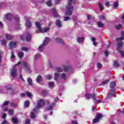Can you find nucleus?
<instances>
[{
    "instance_id": "0e129e2a",
    "label": "nucleus",
    "mask_w": 124,
    "mask_h": 124,
    "mask_svg": "<svg viewBox=\"0 0 124 124\" xmlns=\"http://www.w3.org/2000/svg\"><path fill=\"white\" fill-rule=\"evenodd\" d=\"M4 88H0V93H4Z\"/></svg>"
},
{
    "instance_id": "72a5a7b5",
    "label": "nucleus",
    "mask_w": 124,
    "mask_h": 124,
    "mask_svg": "<svg viewBox=\"0 0 124 124\" xmlns=\"http://www.w3.org/2000/svg\"><path fill=\"white\" fill-rule=\"evenodd\" d=\"M48 66L50 67V68H54V66H53V64L52 63V62L49 61L48 63Z\"/></svg>"
},
{
    "instance_id": "ddd939ff",
    "label": "nucleus",
    "mask_w": 124,
    "mask_h": 124,
    "mask_svg": "<svg viewBox=\"0 0 124 124\" xmlns=\"http://www.w3.org/2000/svg\"><path fill=\"white\" fill-rule=\"evenodd\" d=\"M55 105V103H53L51 105H48L46 108V111H51V110L53 109V107H54Z\"/></svg>"
},
{
    "instance_id": "864d4df0",
    "label": "nucleus",
    "mask_w": 124,
    "mask_h": 124,
    "mask_svg": "<svg viewBox=\"0 0 124 124\" xmlns=\"http://www.w3.org/2000/svg\"><path fill=\"white\" fill-rule=\"evenodd\" d=\"M1 124H9V122L5 120L3 122H2Z\"/></svg>"
},
{
    "instance_id": "20e7f679",
    "label": "nucleus",
    "mask_w": 124,
    "mask_h": 124,
    "mask_svg": "<svg viewBox=\"0 0 124 124\" xmlns=\"http://www.w3.org/2000/svg\"><path fill=\"white\" fill-rule=\"evenodd\" d=\"M50 42V39L48 37H46L45 39L44 40L43 44L39 46V48H38V51L39 52H42L45 49V46L48 43Z\"/></svg>"
},
{
    "instance_id": "58836bf2",
    "label": "nucleus",
    "mask_w": 124,
    "mask_h": 124,
    "mask_svg": "<svg viewBox=\"0 0 124 124\" xmlns=\"http://www.w3.org/2000/svg\"><path fill=\"white\" fill-rule=\"evenodd\" d=\"M109 82V80H106L102 82V85H106L107 84H108V82Z\"/></svg>"
},
{
    "instance_id": "39448f33",
    "label": "nucleus",
    "mask_w": 124,
    "mask_h": 124,
    "mask_svg": "<svg viewBox=\"0 0 124 124\" xmlns=\"http://www.w3.org/2000/svg\"><path fill=\"white\" fill-rule=\"evenodd\" d=\"M35 25L40 32H47V31H50V28H49V27L46 28H41V25L39 22H36Z\"/></svg>"
},
{
    "instance_id": "de8ad7c7",
    "label": "nucleus",
    "mask_w": 124,
    "mask_h": 124,
    "mask_svg": "<svg viewBox=\"0 0 124 124\" xmlns=\"http://www.w3.org/2000/svg\"><path fill=\"white\" fill-rule=\"evenodd\" d=\"M46 79H48V80H51L52 79V75H48L46 76Z\"/></svg>"
},
{
    "instance_id": "79ce46f5",
    "label": "nucleus",
    "mask_w": 124,
    "mask_h": 124,
    "mask_svg": "<svg viewBox=\"0 0 124 124\" xmlns=\"http://www.w3.org/2000/svg\"><path fill=\"white\" fill-rule=\"evenodd\" d=\"M47 93H48V91H46V90L42 91V94H43V95H47Z\"/></svg>"
},
{
    "instance_id": "423d86ee",
    "label": "nucleus",
    "mask_w": 124,
    "mask_h": 124,
    "mask_svg": "<svg viewBox=\"0 0 124 124\" xmlns=\"http://www.w3.org/2000/svg\"><path fill=\"white\" fill-rule=\"evenodd\" d=\"M21 63V62H19L16 64L15 65V66L13 67V68L11 70V75L13 77H17V67H16V65H19Z\"/></svg>"
},
{
    "instance_id": "6e6d98bb",
    "label": "nucleus",
    "mask_w": 124,
    "mask_h": 124,
    "mask_svg": "<svg viewBox=\"0 0 124 124\" xmlns=\"http://www.w3.org/2000/svg\"><path fill=\"white\" fill-rule=\"evenodd\" d=\"M104 19H105V16H104V15H102L100 16L99 20H104Z\"/></svg>"
},
{
    "instance_id": "4468645a",
    "label": "nucleus",
    "mask_w": 124,
    "mask_h": 124,
    "mask_svg": "<svg viewBox=\"0 0 124 124\" xmlns=\"http://www.w3.org/2000/svg\"><path fill=\"white\" fill-rule=\"evenodd\" d=\"M26 27L27 28H31V22L30 21V18L29 17L26 18Z\"/></svg>"
},
{
    "instance_id": "2eb2a0df",
    "label": "nucleus",
    "mask_w": 124,
    "mask_h": 124,
    "mask_svg": "<svg viewBox=\"0 0 124 124\" xmlns=\"http://www.w3.org/2000/svg\"><path fill=\"white\" fill-rule=\"evenodd\" d=\"M53 16L54 17H56L59 16V15L58 14V12H57V11L56 10L55 8H53L52 9Z\"/></svg>"
},
{
    "instance_id": "7c9ffc66",
    "label": "nucleus",
    "mask_w": 124,
    "mask_h": 124,
    "mask_svg": "<svg viewBox=\"0 0 124 124\" xmlns=\"http://www.w3.org/2000/svg\"><path fill=\"white\" fill-rule=\"evenodd\" d=\"M113 65H114V67H119L120 66V65L118 63V62H116V61H114L113 62Z\"/></svg>"
},
{
    "instance_id": "393cba45",
    "label": "nucleus",
    "mask_w": 124,
    "mask_h": 124,
    "mask_svg": "<svg viewBox=\"0 0 124 124\" xmlns=\"http://www.w3.org/2000/svg\"><path fill=\"white\" fill-rule=\"evenodd\" d=\"M54 86V82H49L48 83V87L50 89H53Z\"/></svg>"
},
{
    "instance_id": "9d476101",
    "label": "nucleus",
    "mask_w": 124,
    "mask_h": 124,
    "mask_svg": "<svg viewBox=\"0 0 124 124\" xmlns=\"http://www.w3.org/2000/svg\"><path fill=\"white\" fill-rule=\"evenodd\" d=\"M87 99H90V98H93V100H95L96 99V95L95 94H90L87 93L86 95Z\"/></svg>"
},
{
    "instance_id": "5701e85b",
    "label": "nucleus",
    "mask_w": 124,
    "mask_h": 124,
    "mask_svg": "<svg viewBox=\"0 0 124 124\" xmlns=\"http://www.w3.org/2000/svg\"><path fill=\"white\" fill-rule=\"evenodd\" d=\"M42 77H41V76L40 75L38 76L36 79V82H37V83H39V82L42 81Z\"/></svg>"
},
{
    "instance_id": "c756f323",
    "label": "nucleus",
    "mask_w": 124,
    "mask_h": 124,
    "mask_svg": "<svg viewBox=\"0 0 124 124\" xmlns=\"http://www.w3.org/2000/svg\"><path fill=\"white\" fill-rule=\"evenodd\" d=\"M31 34H28L26 36V41H29L31 40Z\"/></svg>"
},
{
    "instance_id": "f8f14e48",
    "label": "nucleus",
    "mask_w": 124,
    "mask_h": 124,
    "mask_svg": "<svg viewBox=\"0 0 124 124\" xmlns=\"http://www.w3.org/2000/svg\"><path fill=\"white\" fill-rule=\"evenodd\" d=\"M17 45V42L11 41L9 43V47L10 49H13L15 47H16Z\"/></svg>"
},
{
    "instance_id": "412c9836",
    "label": "nucleus",
    "mask_w": 124,
    "mask_h": 124,
    "mask_svg": "<svg viewBox=\"0 0 124 124\" xmlns=\"http://www.w3.org/2000/svg\"><path fill=\"white\" fill-rule=\"evenodd\" d=\"M55 42H57V43H63L62 40L60 38H56L55 39Z\"/></svg>"
},
{
    "instance_id": "338daca9",
    "label": "nucleus",
    "mask_w": 124,
    "mask_h": 124,
    "mask_svg": "<svg viewBox=\"0 0 124 124\" xmlns=\"http://www.w3.org/2000/svg\"><path fill=\"white\" fill-rule=\"evenodd\" d=\"M96 101L97 103H101L102 102V100H96Z\"/></svg>"
},
{
    "instance_id": "13d9d810",
    "label": "nucleus",
    "mask_w": 124,
    "mask_h": 124,
    "mask_svg": "<svg viewBox=\"0 0 124 124\" xmlns=\"http://www.w3.org/2000/svg\"><path fill=\"white\" fill-rule=\"evenodd\" d=\"M21 49H22V51H27L29 50L28 47H22Z\"/></svg>"
},
{
    "instance_id": "473e14b6",
    "label": "nucleus",
    "mask_w": 124,
    "mask_h": 124,
    "mask_svg": "<svg viewBox=\"0 0 124 124\" xmlns=\"http://www.w3.org/2000/svg\"><path fill=\"white\" fill-rule=\"evenodd\" d=\"M29 105H30L29 101L28 100L26 101L24 103V107H29Z\"/></svg>"
},
{
    "instance_id": "a18cd8bd",
    "label": "nucleus",
    "mask_w": 124,
    "mask_h": 124,
    "mask_svg": "<svg viewBox=\"0 0 124 124\" xmlns=\"http://www.w3.org/2000/svg\"><path fill=\"white\" fill-rule=\"evenodd\" d=\"M10 105L12 107H17V104L13 102L11 103Z\"/></svg>"
},
{
    "instance_id": "5fc2aeb1",
    "label": "nucleus",
    "mask_w": 124,
    "mask_h": 124,
    "mask_svg": "<svg viewBox=\"0 0 124 124\" xmlns=\"http://www.w3.org/2000/svg\"><path fill=\"white\" fill-rule=\"evenodd\" d=\"M25 124H31V120L30 119H26Z\"/></svg>"
},
{
    "instance_id": "2f4dec72",
    "label": "nucleus",
    "mask_w": 124,
    "mask_h": 124,
    "mask_svg": "<svg viewBox=\"0 0 124 124\" xmlns=\"http://www.w3.org/2000/svg\"><path fill=\"white\" fill-rule=\"evenodd\" d=\"M12 122L14 124H17L18 123V120L16 118H13Z\"/></svg>"
},
{
    "instance_id": "7ed1b4c3",
    "label": "nucleus",
    "mask_w": 124,
    "mask_h": 124,
    "mask_svg": "<svg viewBox=\"0 0 124 124\" xmlns=\"http://www.w3.org/2000/svg\"><path fill=\"white\" fill-rule=\"evenodd\" d=\"M73 3V1L72 0H68V6L66 7V9L67 11L65 12V15L67 16H70L72 14V12L73 11V7L71 5Z\"/></svg>"
},
{
    "instance_id": "a878e982",
    "label": "nucleus",
    "mask_w": 124,
    "mask_h": 124,
    "mask_svg": "<svg viewBox=\"0 0 124 124\" xmlns=\"http://www.w3.org/2000/svg\"><path fill=\"white\" fill-rule=\"evenodd\" d=\"M0 43H1V45H2L3 46H5V44H6L5 40H3V39L1 40Z\"/></svg>"
},
{
    "instance_id": "b1692460",
    "label": "nucleus",
    "mask_w": 124,
    "mask_h": 124,
    "mask_svg": "<svg viewBox=\"0 0 124 124\" xmlns=\"http://www.w3.org/2000/svg\"><path fill=\"white\" fill-rule=\"evenodd\" d=\"M77 41L79 43H82L84 41V38L83 37H78L77 39Z\"/></svg>"
},
{
    "instance_id": "bb28decb",
    "label": "nucleus",
    "mask_w": 124,
    "mask_h": 124,
    "mask_svg": "<svg viewBox=\"0 0 124 124\" xmlns=\"http://www.w3.org/2000/svg\"><path fill=\"white\" fill-rule=\"evenodd\" d=\"M91 40L93 42V45H94V46H96V42H95V38H93V37L91 38Z\"/></svg>"
},
{
    "instance_id": "dca6fc26",
    "label": "nucleus",
    "mask_w": 124,
    "mask_h": 124,
    "mask_svg": "<svg viewBox=\"0 0 124 124\" xmlns=\"http://www.w3.org/2000/svg\"><path fill=\"white\" fill-rule=\"evenodd\" d=\"M60 78H61V79H62V80H63L64 81H65V80H66V74H65L63 73H62L60 75Z\"/></svg>"
},
{
    "instance_id": "0eeeda50",
    "label": "nucleus",
    "mask_w": 124,
    "mask_h": 124,
    "mask_svg": "<svg viewBox=\"0 0 124 124\" xmlns=\"http://www.w3.org/2000/svg\"><path fill=\"white\" fill-rule=\"evenodd\" d=\"M56 69L58 72H56L54 73V79L56 81H57V80H58V79L60 78V72H62V68L58 67V68H57Z\"/></svg>"
},
{
    "instance_id": "052dcab7",
    "label": "nucleus",
    "mask_w": 124,
    "mask_h": 124,
    "mask_svg": "<svg viewBox=\"0 0 124 124\" xmlns=\"http://www.w3.org/2000/svg\"><path fill=\"white\" fill-rule=\"evenodd\" d=\"M16 29L17 31H19V30H20V25H19V23H17V26L16 27Z\"/></svg>"
},
{
    "instance_id": "680f3d73",
    "label": "nucleus",
    "mask_w": 124,
    "mask_h": 124,
    "mask_svg": "<svg viewBox=\"0 0 124 124\" xmlns=\"http://www.w3.org/2000/svg\"><path fill=\"white\" fill-rule=\"evenodd\" d=\"M105 55L106 56H109V52H108V51H107V50H106L105 51Z\"/></svg>"
},
{
    "instance_id": "603ef678",
    "label": "nucleus",
    "mask_w": 124,
    "mask_h": 124,
    "mask_svg": "<svg viewBox=\"0 0 124 124\" xmlns=\"http://www.w3.org/2000/svg\"><path fill=\"white\" fill-rule=\"evenodd\" d=\"M99 7L101 11H102V10H103V7L102 6V5L101 4V3L99 4Z\"/></svg>"
},
{
    "instance_id": "a19ab883",
    "label": "nucleus",
    "mask_w": 124,
    "mask_h": 124,
    "mask_svg": "<svg viewBox=\"0 0 124 124\" xmlns=\"http://www.w3.org/2000/svg\"><path fill=\"white\" fill-rule=\"evenodd\" d=\"M8 113L10 115H13V114H14V111H13V109H10L9 111H8Z\"/></svg>"
},
{
    "instance_id": "aec40b11",
    "label": "nucleus",
    "mask_w": 124,
    "mask_h": 124,
    "mask_svg": "<svg viewBox=\"0 0 124 124\" xmlns=\"http://www.w3.org/2000/svg\"><path fill=\"white\" fill-rule=\"evenodd\" d=\"M116 87V83L114 81H112L110 84V87L111 89H114Z\"/></svg>"
},
{
    "instance_id": "49530a36",
    "label": "nucleus",
    "mask_w": 124,
    "mask_h": 124,
    "mask_svg": "<svg viewBox=\"0 0 124 124\" xmlns=\"http://www.w3.org/2000/svg\"><path fill=\"white\" fill-rule=\"evenodd\" d=\"M5 89H7V90H11V85H7L5 87Z\"/></svg>"
},
{
    "instance_id": "a211bd4d",
    "label": "nucleus",
    "mask_w": 124,
    "mask_h": 124,
    "mask_svg": "<svg viewBox=\"0 0 124 124\" xmlns=\"http://www.w3.org/2000/svg\"><path fill=\"white\" fill-rule=\"evenodd\" d=\"M6 17L8 20H11V19H12V17H13V15L11 14H8L6 15Z\"/></svg>"
},
{
    "instance_id": "4d7b16f0",
    "label": "nucleus",
    "mask_w": 124,
    "mask_h": 124,
    "mask_svg": "<svg viewBox=\"0 0 124 124\" xmlns=\"http://www.w3.org/2000/svg\"><path fill=\"white\" fill-rule=\"evenodd\" d=\"M93 17L91 15H88L87 16V20H92Z\"/></svg>"
},
{
    "instance_id": "f704fd0d",
    "label": "nucleus",
    "mask_w": 124,
    "mask_h": 124,
    "mask_svg": "<svg viewBox=\"0 0 124 124\" xmlns=\"http://www.w3.org/2000/svg\"><path fill=\"white\" fill-rule=\"evenodd\" d=\"M9 104V101H5L2 105V107H4V106H7V105H8Z\"/></svg>"
},
{
    "instance_id": "c03bdc74",
    "label": "nucleus",
    "mask_w": 124,
    "mask_h": 124,
    "mask_svg": "<svg viewBox=\"0 0 124 124\" xmlns=\"http://www.w3.org/2000/svg\"><path fill=\"white\" fill-rule=\"evenodd\" d=\"M18 57L19 58H22V57H24V53L23 52H18Z\"/></svg>"
},
{
    "instance_id": "69168bd1",
    "label": "nucleus",
    "mask_w": 124,
    "mask_h": 124,
    "mask_svg": "<svg viewBox=\"0 0 124 124\" xmlns=\"http://www.w3.org/2000/svg\"><path fill=\"white\" fill-rule=\"evenodd\" d=\"M19 77H20V79L22 80V81H23V82H25L24 78H23V77H22V75H21V74H20Z\"/></svg>"
},
{
    "instance_id": "9b49d317",
    "label": "nucleus",
    "mask_w": 124,
    "mask_h": 124,
    "mask_svg": "<svg viewBox=\"0 0 124 124\" xmlns=\"http://www.w3.org/2000/svg\"><path fill=\"white\" fill-rule=\"evenodd\" d=\"M21 65L24 66V68H25V70H30L31 69V68L30 67V65H29V63L26 62H21Z\"/></svg>"
},
{
    "instance_id": "e2e57ef3",
    "label": "nucleus",
    "mask_w": 124,
    "mask_h": 124,
    "mask_svg": "<svg viewBox=\"0 0 124 124\" xmlns=\"http://www.w3.org/2000/svg\"><path fill=\"white\" fill-rule=\"evenodd\" d=\"M1 55H2V51L0 50V62H1Z\"/></svg>"
},
{
    "instance_id": "cd10ccee",
    "label": "nucleus",
    "mask_w": 124,
    "mask_h": 124,
    "mask_svg": "<svg viewBox=\"0 0 124 124\" xmlns=\"http://www.w3.org/2000/svg\"><path fill=\"white\" fill-rule=\"evenodd\" d=\"M118 5H119V3L118 2V1L114 2L112 7H113V8H116V7H118Z\"/></svg>"
},
{
    "instance_id": "8fccbe9b",
    "label": "nucleus",
    "mask_w": 124,
    "mask_h": 124,
    "mask_svg": "<svg viewBox=\"0 0 124 124\" xmlns=\"http://www.w3.org/2000/svg\"><path fill=\"white\" fill-rule=\"evenodd\" d=\"M15 55H14V52H12V55L11 56V59H12L13 60L15 59Z\"/></svg>"
},
{
    "instance_id": "09e8293b",
    "label": "nucleus",
    "mask_w": 124,
    "mask_h": 124,
    "mask_svg": "<svg viewBox=\"0 0 124 124\" xmlns=\"http://www.w3.org/2000/svg\"><path fill=\"white\" fill-rule=\"evenodd\" d=\"M96 65L98 68H101V67H102V64H101L100 63H97Z\"/></svg>"
},
{
    "instance_id": "37998d69",
    "label": "nucleus",
    "mask_w": 124,
    "mask_h": 124,
    "mask_svg": "<svg viewBox=\"0 0 124 124\" xmlns=\"http://www.w3.org/2000/svg\"><path fill=\"white\" fill-rule=\"evenodd\" d=\"M115 28L117 30H120L122 28V25L121 24H118L115 26Z\"/></svg>"
},
{
    "instance_id": "f3484780",
    "label": "nucleus",
    "mask_w": 124,
    "mask_h": 124,
    "mask_svg": "<svg viewBox=\"0 0 124 124\" xmlns=\"http://www.w3.org/2000/svg\"><path fill=\"white\" fill-rule=\"evenodd\" d=\"M56 26H57L58 28H62V21L60 20H57L56 21Z\"/></svg>"
},
{
    "instance_id": "6e6552de",
    "label": "nucleus",
    "mask_w": 124,
    "mask_h": 124,
    "mask_svg": "<svg viewBox=\"0 0 124 124\" xmlns=\"http://www.w3.org/2000/svg\"><path fill=\"white\" fill-rule=\"evenodd\" d=\"M115 94V90L114 89L109 91L105 100H108V98H112Z\"/></svg>"
},
{
    "instance_id": "c85d7f7f",
    "label": "nucleus",
    "mask_w": 124,
    "mask_h": 124,
    "mask_svg": "<svg viewBox=\"0 0 124 124\" xmlns=\"http://www.w3.org/2000/svg\"><path fill=\"white\" fill-rule=\"evenodd\" d=\"M97 26L98 28H103V23L100 22H97Z\"/></svg>"
},
{
    "instance_id": "4be33fe9",
    "label": "nucleus",
    "mask_w": 124,
    "mask_h": 124,
    "mask_svg": "<svg viewBox=\"0 0 124 124\" xmlns=\"http://www.w3.org/2000/svg\"><path fill=\"white\" fill-rule=\"evenodd\" d=\"M6 38L8 40H11L13 39V36L9 34H7L6 35Z\"/></svg>"
},
{
    "instance_id": "e433bc0d",
    "label": "nucleus",
    "mask_w": 124,
    "mask_h": 124,
    "mask_svg": "<svg viewBox=\"0 0 124 124\" xmlns=\"http://www.w3.org/2000/svg\"><path fill=\"white\" fill-rule=\"evenodd\" d=\"M27 95L28 97H32V94H31V93L29 92H27Z\"/></svg>"
},
{
    "instance_id": "f257e3e1",
    "label": "nucleus",
    "mask_w": 124,
    "mask_h": 124,
    "mask_svg": "<svg viewBox=\"0 0 124 124\" xmlns=\"http://www.w3.org/2000/svg\"><path fill=\"white\" fill-rule=\"evenodd\" d=\"M123 39H124V31L121 32V38L116 39V40L118 41L117 44V49L119 51L122 57H124V52L120 50L122 47H123V42H122V40H123Z\"/></svg>"
},
{
    "instance_id": "f03ea898",
    "label": "nucleus",
    "mask_w": 124,
    "mask_h": 124,
    "mask_svg": "<svg viewBox=\"0 0 124 124\" xmlns=\"http://www.w3.org/2000/svg\"><path fill=\"white\" fill-rule=\"evenodd\" d=\"M42 106H44V100L41 99L39 100L38 102H37L36 107L33 109V111L31 112L30 115L31 118L32 119H34V118L36 117L34 112L38 111V109L42 107Z\"/></svg>"
},
{
    "instance_id": "1a4fd4ad",
    "label": "nucleus",
    "mask_w": 124,
    "mask_h": 124,
    "mask_svg": "<svg viewBox=\"0 0 124 124\" xmlns=\"http://www.w3.org/2000/svg\"><path fill=\"white\" fill-rule=\"evenodd\" d=\"M101 118H103V115L100 113L98 114L97 115H96V118L93 121V124L98 123Z\"/></svg>"
},
{
    "instance_id": "774afa93",
    "label": "nucleus",
    "mask_w": 124,
    "mask_h": 124,
    "mask_svg": "<svg viewBox=\"0 0 124 124\" xmlns=\"http://www.w3.org/2000/svg\"><path fill=\"white\" fill-rule=\"evenodd\" d=\"M61 0H55V3L56 4H58V3H59L60 2V1H61Z\"/></svg>"
},
{
    "instance_id": "4c0bfd02",
    "label": "nucleus",
    "mask_w": 124,
    "mask_h": 124,
    "mask_svg": "<svg viewBox=\"0 0 124 124\" xmlns=\"http://www.w3.org/2000/svg\"><path fill=\"white\" fill-rule=\"evenodd\" d=\"M46 4L48 6H51L52 5V1L51 0H48L46 2Z\"/></svg>"
},
{
    "instance_id": "ea45409f",
    "label": "nucleus",
    "mask_w": 124,
    "mask_h": 124,
    "mask_svg": "<svg viewBox=\"0 0 124 124\" xmlns=\"http://www.w3.org/2000/svg\"><path fill=\"white\" fill-rule=\"evenodd\" d=\"M69 20H71V18L69 16H65L64 17V21H68Z\"/></svg>"
},
{
    "instance_id": "6ab92c4d",
    "label": "nucleus",
    "mask_w": 124,
    "mask_h": 124,
    "mask_svg": "<svg viewBox=\"0 0 124 124\" xmlns=\"http://www.w3.org/2000/svg\"><path fill=\"white\" fill-rule=\"evenodd\" d=\"M27 82L29 83V86H32L33 83H32V80H31V78H27Z\"/></svg>"
},
{
    "instance_id": "3c124183",
    "label": "nucleus",
    "mask_w": 124,
    "mask_h": 124,
    "mask_svg": "<svg viewBox=\"0 0 124 124\" xmlns=\"http://www.w3.org/2000/svg\"><path fill=\"white\" fill-rule=\"evenodd\" d=\"M39 58H40V54H37L35 55L34 56V59L35 60H37Z\"/></svg>"
},
{
    "instance_id": "c9c22d12",
    "label": "nucleus",
    "mask_w": 124,
    "mask_h": 124,
    "mask_svg": "<svg viewBox=\"0 0 124 124\" xmlns=\"http://www.w3.org/2000/svg\"><path fill=\"white\" fill-rule=\"evenodd\" d=\"M62 67L64 69V70L65 71H68V67L67 66H65L64 65H62Z\"/></svg>"
},
{
    "instance_id": "bf43d9fd",
    "label": "nucleus",
    "mask_w": 124,
    "mask_h": 124,
    "mask_svg": "<svg viewBox=\"0 0 124 124\" xmlns=\"http://www.w3.org/2000/svg\"><path fill=\"white\" fill-rule=\"evenodd\" d=\"M110 3H109L108 1H106L105 3V6L107 7H109V5Z\"/></svg>"
}]
</instances>
